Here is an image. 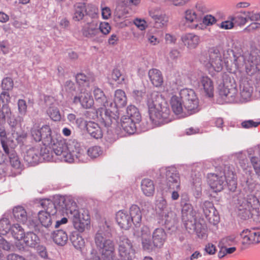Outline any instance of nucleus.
Segmentation results:
<instances>
[{
    "label": "nucleus",
    "instance_id": "52",
    "mask_svg": "<svg viewBox=\"0 0 260 260\" xmlns=\"http://www.w3.org/2000/svg\"><path fill=\"white\" fill-rule=\"evenodd\" d=\"M14 86V82L10 77L4 78L2 81L1 87L4 91L11 90Z\"/></svg>",
    "mask_w": 260,
    "mask_h": 260
},
{
    "label": "nucleus",
    "instance_id": "63",
    "mask_svg": "<svg viewBox=\"0 0 260 260\" xmlns=\"http://www.w3.org/2000/svg\"><path fill=\"white\" fill-rule=\"evenodd\" d=\"M216 22V18L211 15H207L203 19V22L206 25H212Z\"/></svg>",
    "mask_w": 260,
    "mask_h": 260
},
{
    "label": "nucleus",
    "instance_id": "18",
    "mask_svg": "<svg viewBox=\"0 0 260 260\" xmlns=\"http://www.w3.org/2000/svg\"><path fill=\"white\" fill-rule=\"evenodd\" d=\"M46 149L44 150L43 152V148L40 149V147H34L29 149L24 156L25 160L29 164H37L41 161V157L44 159L48 161L50 160V158L48 156H46Z\"/></svg>",
    "mask_w": 260,
    "mask_h": 260
},
{
    "label": "nucleus",
    "instance_id": "21",
    "mask_svg": "<svg viewBox=\"0 0 260 260\" xmlns=\"http://www.w3.org/2000/svg\"><path fill=\"white\" fill-rule=\"evenodd\" d=\"M180 40L183 45L190 50L196 49L201 43L200 37L193 32L182 34Z\"/></svg>",
    "mask_w": 260,
    "mask_h": 260
},
{
    "label": "nucleus",
    "instance_id": "45",
    "mask_svg": "<svg viewBox=\"0 0 260 260\" xmlns=\"http://www.w3.org/2000/svg\"><path fill=\"white\" fill-rule=\"evenodd\" d=\"M10 231L14 238L18 241L22 240L25 234L23 229L18 224L11 226Z\"/></svg>",
    "mask_w": 260,
    "mask_h": 260
},
{
    "label": "nucleus",
    "instance_id": "57",
    "mask_svg": "<svg viewBox=\"0 0 260 260\" xmlns=\"http://www.w3.org/2000/svg\"><path fill=\"white\" fill-rule=\"evenodd\" d=\"M209 11L207 6L202 2H199L196 5V12L201 17L204 13Z\"/></svg>",
    "mask_w": 260,
    "mask_h": 260
},
{
    "label": "nucleus",
    "instance_id": "32",
    "mask_svg": "<svg viewBox=\"0 0 260 260\" xmlns=\"http://www.w3.org/2000/svg\"><path fill=\"white\" fill-rule=\"evenodd\" d=\"M88 133L95 139L101 138L103 136V131L99 125L94 122L89 121L86 125Z\"/></svg>",
    "mask_w": 260,
    "mask_h": 260
},
{
    "label": "nucleus",
    "instance_id": "53",
    "mask_svg": "<svg viewBox=\"0 0 260 260\" xmlns=\"http://www.w3.org/2000/svg\"><path fill=\"white\" fill-rule=\"evenodd\" d=\"M142 245L144 250L148 251H152L154 247H156L153 242L151 241L150 238H146L142 239Z\"/></svg>",
    "mask_w": 260,
    "mask_h": 260
},
{
    "label": "nucleus",
    "instance_id": "64",
    "mask_svg": "<svg viewBox=\"0 0 260 260\" xmlns=\"http://www.w3.org/2000/svg\"><path fill=\"white\" fill-rule=\"evenodd\" d=\"M180 56V52L177 49H172L168 54V59L176 60Z\"/></svg>",
    "mask_w": 260,
    "mask_h": 260
},
{
    "label": "nucleus",
    "instance_id": "60",
    "mask_svg": "<svg viewBox=\"0 0 260 260\" xmlns=\"http://www.w3.org/2000/svg\"><path fill=\"white\" fill-rule=\"evenodd\" d=\"M260 124L259 121H254L253 120H245L242 122L241 125L245 128L256 127Z\"/></svg>",
    "mask_w": 260,
    "mask_h": 260
},
{
    "label": "nucleus",
    "instance_id": "61",
    "mask_svg": "<svg viewBox=\"0 0 260 260\" xmlns=\"http://www.w3.org/2000/svg\"><path fill=\"white\" fill-rule=\"evenodd\" d=\"M134 23L141 30H145L147 27V22L144 19L136 18L134 20Z\"/></svg>",
    "mask_w": 260,
    "mask_h": 260
},
{
    "label": "nucleus",
    "instance_id": "36",
    "mask_svg": "<svg viewBox=\"0 0 260 260\" xmlns=\"http://www.w3.org/2000/svg\"><path fill=\"white\" fill-rule=\"evenodd\" d=\"M123 116H126L128 118H131L136 123H139L141 120V116L138 108L134 105H129L126 108V114Z\"/></svg>",
    "mask_w": 260,
    "mask_h": 260
},
{
    "label": "nucleus",
    "instance_id": "35",
    "mask_svg": "<svg viewBox=\"0 0 260 260\" xmlns=\"http://www.w3.org/2000/svg\"><path fill=\"white\" fill-rule=\"evenodd\" d=\"M52 238L53 241L59 246L64 245L68 240L67 234L61 230H56L54 232Z\"/></svg>",
    "mask_w": 260,
    "mask_h": 260
},
{
    "label": "nucleus",
    "instance_id": "50",
    "mask_svg": "<svg viewBox=\"0 0 260 260\" xmlns=\"http://www.w3.org/2000/svg\"><path fill=\"white\" fill-rule=\"evenodd\" d=\"M169 209L167 208V201L163 198L157 200L155 203V210L156 216L160 214L163 211H165Z\"/></svg>",
    "mask_w": 260,
    "mask_h": 260
},
{
    "label": "nucleus",
    "instance_id": "22",
    "mask_svg": "<svg viewBox=\"0 0 260 260\" xmlns=\"http://www.w3.org/2000/svg\"><path fill=\"white\" fill-rule=\"evenodd\" d=\"M260 55L251 53L245 62V71L248 76H252L259 71Z\"/></svg>",
    "mask_w": 260,
    "mask_h": 260
},
{
    "label": "nucleus",
    "instance_id": "9",
    "mask_svg": "<svg viewBox=\"0 0 260 260\" xmlns=\"http://www.w3.org/2000/svg\"><path fill=\"white\" fill-rule=\"evenodd\" d=\"M238 214L242 219H246L252 215L260 214V203L258 199L250 196L247 200L239 199L237 204Z\"/></svg>",
    "mask_w": 260,
    "mask_h": 260
},
{
    "label": "nucleus",
    "instance_id": "55",
    "mask_svg": "<svg viewBox=\"0 0 260 260\" xmlns=\"http://www.w3.org/2000/svg\"><path fill=\"white\" fill-rule=\"evenodd\" d=\"M102 152L101 147L97 146L90 147L87 151V154L91 158H96L100 156Z\"/></svg>",
    "mask_w": 260,
    "mask_h": 260
},
{
    "label": "nucleus",
    "instance_id": "16",
    "mask_svg": "<svg viewBox=\"0 0 260 260\" xmlns=\"http://www.w3.org/2000/svg\"><path fill=\"white\" fill-rule=\"evenodd\" d=\"M207 179L209 185L214 192L221 191L226 184L225 177L221 172L219 174L209 173L208 174Z\"/></svg>",
    "mask_w": 260,
    "mask_h": 260
},
{
    "label": "nucleus",
    "instance_id": "25",
    "mask_svg": "<svg viewBox=\"0 0 260 260\" xmlns=\"http://www.w3.org/2000/svg\"><path fill=\"white\" fill-rule=\"evenodd\" d=\"M185 19L186 23H191L189 27L191 29L201 30L203 25L202 23H199L200 17L196 12L192 10H187L185 13Z\"/></svg>",
    "mask_w": 260,
    "mask_h": 260
},
{
    "label": "nucleus",
    "instance_id": "58",
    "mask_svg": "<svg viewBox=\"0 0 260 260\" xmlns=\"http://www.w3.org/2000/svg\"><path fill=\"white\" fill-rule=\"evenodd\" d=\"M100 33L107 35L110 32L111 27L110 24L106 22H102L99 24Z\"/></svg>",
    "mask_w": 260,
    "mask_h": 260
},
{
    "label": "nucleus",
    "instance_id": "31",
    "mask_svg": "<svg viewBox=\"0 0 260 260\" xmlns=\"http://www.w3.org/2000/svg\"><path fill=\"white\" fill-rule=\"evenodd\" d=\"M148 77L151 83L155 87H160L164 82L161 72L157 69H152L148 71Z\"/></svg>",
    "mask_w": 260,
    "mask_h": 260
},
{
    "label": "nucleus",
    "instance_id": "54",
    "mask_svg": "<svg viewBox=\"0 0 260 260\" xmlns=\"http://www.w3.org/2000/svg\"><path fill=\"white\" fill-rule=\"evenodd\" d=\"M0 137L2 145L6 154H9V149L7 145L6 133L4 129H0Z\"/></svg>",
    "mask_w": 260,
    "mask_h": 260
},
{
    "label": "nucleus",
    "instance_id": "26",
    "mask_svg": "<svg viewBox=\"0 0 260 260\" xmlns=\"http://www.w3.org/2000/svg\"><path fill=\"white\" fill-rule=\"evenodd\" d=\"M127 103V98L125 92L121 89H117L115 91L114 104L109 103L110 108L116 110L118 108L124 107Z\"/></svg>",
    "mask_w": 260,
    "mask_h": 260
},
{
    "label": "nucleus",
    "instance_id": "17",
    "mask_svg": "<svg viewBox=\"0 0 260 260\" xmlns=\"http://www.w3.org/2000/svg\"><path fill=\"white\" fill-rule=\"evenodd\" d=\"M80 90L79 94L74 98L73 102L75 104L79 103L81 107L84 109L91 108L94 105V101L89 90L87 88H81Z\"/></svg>",
    "mask_w": 260,
    "mask_h": 260
},
{
    "label": "nucleus",
    "instance_id": "4",
    "mask_svg": "<svg viewBox=\"0 0 260 260\" xmlns=\"http://www.w3.org/2000/svg\"><path fill=\"white\" fill-rule=\"evenodd\" d=\"M181 206L182 219L188 233L195 232L199 238L202 239L206 238L207 237L206 226L200 222L195 221L193 207L189 201L182 199Z\"/></svg>",
    "mask_w": 260,
    "mask_h": 260
},
{
    "label": "nucleus",
    "instance_id": "49",
    "mask_svg": "<svg viewBox=\"0 0 260 260\" xmlns=\"http://www.w3.org/2000/svg\"><path fill=\"white\" fill-rule=\"evenodd\" d=\"M86 13L85 6L83 4H78L75 6V13L73 19L75 21L82 20Z\"/></svg>",
    "mask_w": 260,
    "mask_h": 260
},
{
    "label": "nucleus",
    "instance_id": "51",
    "mask_svg": "<svg viewBox=\"0 0 260 260\" xmlns=\"http://www.w3.org/2000/svg\"><path fill=\"white\" fill-rule=\"evenodd\" d=\"M248 172V174L246 178H244L242 181L245 184V187H247L250 191H252L255 188V184L252 178V176L251 175L252 171H249Z\"/></svg>",
    "mask_w": 260,
    "mask_h": 260
},
{
    "label": "nucleus",
    "instance_id": "46",
    "mask_svg": "<svg viewBox=\"0 0 260 260\" xmlns=\"http://www.w3.org/2000/svg\"><path fill=\"white\" fill-rule=\"evenodd\" d=\"M71 241L77 249H81L85 245V241L83 237L78 233H73L71 237Z\"/></svg>",
    "mask_w": 260,
    "mask_h": 260
},
{
    "label": "nucleus",
    "instance_id": "28",
    "mask_svg": "<svg viewBox=\"0 0 260 260\" xmlns=\"http://www.w3.org/2000/svg\"><path fill=\"white\" fill-rule=\"evenodd\" d=\"M116 220L118 225L125 230H128L132 225L128 212L124 210H120L117 212Z\"/></svg>",
    "mask_w": 260,
    "mask_h": 260
},
{
    "label": "nucleus",
    "instance_id": "62",
    "mask_svg": "<svg viewBox=\"0 0 260 260\" xmlns=\"http://www.w3.org/2000/svg\"><path fill=\"white\" fill-rule=\"evenodd\" d=\"M145 94L144 89L138 90L135 89L132 92V96L137 101H140Z\"/></svg>",
    "mask_w": 260,
    "mask_h": 260
},
{
    "label": "nucleus",
    "instance_id": "30",
    "mask_svg": "<svg viewBox=\"0 0 260 260\" xmlns=\"http://www.w3.org/2000/svg\"><path fill=\"white\" fill-rule=\"evenodd\" d=\"M167 239V234L162 228L156 229L152 233V240L156 247L160 248L164 244Z\"/></svg>",
    "mask_w": 260,
    "mask_h": 260
},
{
    "label": "nucleus",
    "instance_id": "59",
    "mask_svg": "<svg viewBox=\"0 0 260 260\" xmlns=\"http://www.w3.org/2000/svg\"><path fill=\"white\" fill-rule=\"evenodd\" d=\"M19 113L21 115H25L27 111V105L24 100H19L18 101Z\"/></svg>",
    "mask_w": 260,
    "mask_h": 260
},
{
    "label": "nucleus",
    "instance_id": "48",
    "mask_svg": "<svg viewBox=\"0 0 260 260\" xmlns=\"http://www.w3.org/2000/svg\"><path fill=\"white\" fill-rule=\"evenodd\" d=\"M247 150L242 151L234 154L235 156L239 161L240 166L245 170H247L248 166V160L247 159Z\"/></svg>",
    "mask_w": 260,
    "mask_h": 260
},
{
    "label": "nucleus",
    "instance_id": "47",
    "mask_svg": "<svg viewBox=\"0 0 260 260\" xmlns=\"http://www.w3.org/2000/svg\"><path fill=\"white\" fill-rule=\"evenodd\" d=\"M93 94L95 101L97 102L101 103L104 106H108V103H109V102H108L107 98L102 89L98 87L95 88L93 90Z\"/></svg>",
    "mask_w": 260,
    "mask_h": 260
},
{
    "label": "nucleus",
    "instance_id": "20",
    "mask_svg": "<svg viewBox=\"0 0 260 260\" xmlns=\"http://www.w3.org/2000/svg\"><path fill=\"white\" fill-rule=\"evenodd\" d=\"M203 210L206 219L210 223L215 225L219 222L220 218L213 203L209 201L205 202L203 206Z\"/></svg>",
    "mask_w": 260,
    "mask_h": 260
},
{
    "label": "nucleus",
    "instance_id": "42",
    "mask_svg": "<svg viewBox=\"0 0 260 260\" xmlns=\"http://www.w3.org/2000/svg\"><path fill=\"white\" fill-rule=\"evenodd\" d=\"M241 240L243 245L254 244L253 241V230H243L240 234Z\"/></svg>",
    "mask_w": 260,
    "mask_h": 260
},
{
    "label": "nucleus",
    "instance_id": "11",
    "mask_svg": "<svg viewBox=\"0 0 260 260\" xmlns=\"http://www.w3.org/2000/svg\"><path fill=\"white\" fill-rule=\"evenodd\" d=\"M42 205L43 206H46V209L45 210L39 211L37 218L42 226L48 228L57 218V210L55 204L50 200L44 201Z\"/></svg>",
    "mask_w": 260,
    "mask_h": 260
},
{
    "label": "nucleus",
    "instance_id": "10",
    "mask_svg": "<svg viewBox=\"0 0 260 260\" xmlns=\"http://www.w3.org/2000/svg\"><path fill=\"white\" fill-rule=\"evenodd\" d=\"M179 94L184 103L187 116L196 113L200 111L199 99L193 90L184 88L180 91Z\"/></svg>",
    "mask_w": 260,
    "mask_h": 260
},
{
    "label": "nucleus",
    "instance_id": "40",
    "mask_svg": "<svg viewBox=\"0 0 260 260\" xmlns=\"http://www.w3.org/2000/svg\"><path fill=\"white\" fill-rule=\"evenodd\" d=\"M225 177V182L229 186L231 190H235L237 188L236 176L233 171L228 170L225 172H222Z\"/></svg>",
    "mask_w": 260,
    "mask_h": 260
},
{
    "label": "nucleus",
    "instance_id": "13",
    "mask_svg": "<svg viewBox=\"0 0 260 260\" xmlns=\"http://www.w3.org/2000/svg\"><path fill=\"white\" fill-rule=\"evenodd\" d=\"M109 103L108 106H104L95 110V113L92 115H90L89 118L94 119L97 118L106 126H110L113 123L116 121L117 116L114 113L115 110L110 109Z\"/></svg>",
    "mask_w": 260,
    "mask_h": 260
},
{
    "label": "nucleus",
    "instance_id": "34",
    "mask_svg": "<svg viewBox=\"0 0 260 260\" xmlns=\"http://www.w3.org/2000/svg\"><path fill=\"white\" fill-rule=\"evenodd\" d=\"M141 189L143 193L147 197H152L155 192V186L152 180L144 179L141 182Z\"/></svg>",
    "mask_w": 260,
    "mask_h": 260
},
{
    "label": "nucleus",
    "instance_id": "37",
    "mask_svg": "<svg viewBox=\"0 0 260 260\" xmlns=\"http://www.w3.org/2000/svg\"><path fill=\"white\" fill-rule=\"evenodd\" d=\"M22 239L26 245L31 247H35L40 243L39 237L32 232L24 234Z\"/></svg>",
    "mask_w": 260,
    "mask_h": 260
},
{
    "label": "nucleus",
    "instance_id": "12",
    "mask_svg": "<svg viewBox=\"0 0 260 260\" xmlns=\"http://www.w3.org/2000/svg\"><path fill=\"white\" fill-rule=\"evenodd\" d=\"M192 84L200 91L208 97H212L214 93V84L212 80L207 76H200L199 73H193L190 77Z\"/></svg>",
    "mask_w": 260,
    "mask_h": 260
},
{
    "label": "nucleus",
    "instance_id": "1",
    "mask_svg": "<svg viewBox=\"0 0 260 260\" xmlns=\"http://www.w3.org/2000/svg\"><path fill=\"white\" fill-rule=\"evenodd\" d=\"M31 135L35 141H42L44 146L51 147L61 161L70 163L74 161L86 162L88 161V158L79 143L75 140L68 142L64 140H54L48 125H44L41 128L34 127L31 130Z\"/></svg>",
    "mask_w": 260,
    "mask_h": 260
},
{
    "label": "nucleus",
    "instance_id": "19",
    "mask_svg": "<svg viewBox=\"0 0 260 260\" xmlns=\"http://www.w3.org/2000/svg\"><path fill=\"white\" fill-rule=\"evenodd\" d=\"M82 33L85 37L98 42L99 41L100 31L98 22L92 21L85 24L82 29Z\"/></svg>",
    "mask_w": 260,
    "mask_h": 260
},
{
    "label": "nucleus",
    "instance_id": "23",
    "mask_svg": "<svg viewBox=\"0 0 260 260\" xmlns=\"http://www.w3.org/2000/svg\"><path fill=\"white\" fill-rule=\"evenodd\" d=\"M45 103L47 107V113L54 121H59L61 115L58 109L56 107V100L52 96H46L44 98Z\"/></svg>",
    "mask_w": 260,
    "mask_h": 260
},
{
    "label": "nucleus",
    "instance_id": "24",
    "mask_svg": "<svg viewBox=\"0 0 260 260\" xmlns=\"http://www.w3.org/2000/svg\"><path fill=\"white\" fill-rule=\"evenodd\" d=\"M180 97L173 95L170 99V105L173 112L180 117L187 116L184 109V103Z\"/></svg>",
    "mask_w": 260,
    "mask_h": 260
},
{
    "label": "nucleus",
    "instance_id": "7",
    "mask_svg": "<svg viewBox=\"0 0 260 260\" xmlns=\"http://www.w3.org/2000/svg\"><path fill=\"white\" fill-rule=\"evenodd\" d=\"M159 175L166 178L167 186L171 192L172 200H177L179 198V192L181 190L180 179L179 173L175 167L161 168L159 170Z\"/></svg>",
    "mask_w": 260,
    "mask_h": 260
},
{
    "label": "nucleus",
    "instance_id": "44",
    "mask_svg": "<svg viewBox=\"0 0 260 260\" xmlns=\"http://www.w3.org/2000/svg\"><path fill=\"white\" fill-rule=\"evenodd\" d=\"M108 79L110 84H113L114 82H117L118 84H122L124 82V78L120 70L115 69L108 75Z\"/></svg>",
    "mask_w": 260,
    "mask_h": 260
},
{
    "label": "nucleus",
    "instance_id": "3",
    "mask_svg": "<svg viewBox=\"0 0 260 260\" xmlns=\"http://www.w3.org/2000/svg\"><path fill=\"white\" fill-rule=\"evenodd\" d=\"M112 233L110 224L106 221L101 222L95 234L94 240L96 248L102 254V258L110 260L113 256L115 246L111 239Z\"/></svg>",
    "mask_w": 260,
    "mask_h": 260
},
{
    "label": "nucleus",
    "instance_id": "41",
    "mask_svg": "<svg viewBox=\"0 0 260 260\" xmlns=\"http://www.w3.org/2000/svg\"><path fill=\"white\" fill-rule=\"evenodd\" d=\"M129 13L127 9L123 5H118L116 6L114 13V20L115 22L122 21L127 17Z\"/></svg>",
    "mask_w": 260,
    "mask_h": 260
},
{
    "label": "nucleus",
    "instance_id": "33",
    "mask_svg": "<svg viewBox=\"0 0 260 260\" xmlns=\"http://www.w3.org/2000/svg\"><path fill=\"white\" fill-rule=\"evenodd\" d=\"M137 123L134 121L131 118H128L126 116H122L121 119V127L124 132L128 134H134L136 131V124Z\"/></svg>",
    "mask_w": 260,
    "mask_h": 260
},
{
    "label": "nucleus",
    "instance_id": "38",
    "mask_svg": "<svg viewBox=\"0 0 260 260\" xmlns=\"http://www.w3.org/2000/svg\"><path fill=\"white\" fill-rule=\"evenodd\" d=\"M247 152L255 173L258 176H260V159L256 156H253L254 154L253 149H248Z\"/></svg>",
    "mask_w": 260,
    "mask_h": 260
},
{
    "label": "nucleus",
    "instance_id": "6",
    "mask_svg": "<svg viewBox=\"0 0 260 260\" xmlns=\"http://www.w3.org/2000/svg\"><path fill=\"white\" fill-rule=\"evenodd\" d=\"M223 54L224 50L222 46H214L209 49L208 55L201 56L200 61L210 74H214V72H219L222 69Z\"/></svg>",
    "mask_w": 260,
    "mask_h": 260
},
{
    "label": "nucleus",
    "instance_id": "43",
    "mask_svg": "<svg viewBox=\"0 0 260 260\" xmlns=\"http://www.w3.org/2000/svg\"><path fill=\"white\" fill-rule=\"evenodd\" d=\"M77 82L81 86L84 88H89L91 83L93 82V78L90 76H87L82 73L78 74L76 76Z\"/></svg>",
    "mask_w": 260,
    "mask_h": 260
},
{
    "label": "nucleus",
    "instance_id": "15",
    "mask_svg": "<svg viewBox=\"0 0 260 260\" xmlns=\"http://www.w3.org/2000/svg\"><path fill=\"white\" fill-rule=\"evenodd\" d=\"M148 14L153 20L156 28H162L167 26L169 17L160 7H155L150 8Z\"/></svg>",
    "mask_w": 260,
    "mask_h": 260
},
{
    "label": "nucleus",
    "instance_id": "2",
    "mask_svg": "<svg viewBox=\"0 0 260 260\" xmlns=\"http://www.w3.org/2000/svg\"><path fill=\"white\" fill-rule=\"evenodd\" d=\"M150 119L156 126H160L172 121L170 110L165 100L156 91L152 92L147 101Z\"/></svg>",
    "mask_w": 260,
    "mask_h": 260
},
{
    "label": "nucleus",
    "instance_id": "27",
    "mask_svg": "<svg viewBox=\"0 0 260 260\" xmlns=\"http://www.w3.org/2000/svg\"><path fill=\"white\" fill-rule=\"evenodd\" d=\"M176 214L170 209L163 211L156 216L158 223L161 225H168L173 223L176 219Z\"/></svg>",
    "mask_w": 260,
    "mask_h": 260
},
{
    "label": "nucleus",
    "instance_id": "56",
    "mask_svg": "<svg viewBox=\"0 0 260 260\" xmlns=\"http://www.w3.org/2000/svg\"><path fill=\"white\" fill-rule=\"evenodd\" d=\"M9 221L7 219L0 220V235H6L10 230Z\"/></svg>",
    "mask_w": 260,
    "mask_h": 260
},
{
    "label": "nucleus",
    "instance_id": "29",
    "mask_svg": "<svg viewBox=\"0 0 260 260\" xmlns=\"http://www.w3.org/2000/svg\"><path fill=\"white\" fill-rule=\"evenodd\" d=\"M128 213L132 224L133 223L136 227L140 226L142 220V213L140 208L136 205H133L129 208Z\"/></svg>",
    "mask_w": 260,
    "mask_h": 260
},
{
    "label": "nucleus",
    "instance_id": "39",
    "mask_svg": "<svg viewBox=\"0 0 260 260\" xmlns=\"http://www.w3.org/2000/svg\"><path fill=\"white\" fill-rule=\"evenodd\" d=\"M13 216L15 219L22 223H24L27 219L26 210L21 206H17L13 209Z\"/></svg>",
    "mask_w": 260,
    "mask_h": 260
},
{
    "label": "nucleus",
    "instance_id": "8",
    "mask_svg": "<svg viewBox=\"0 0 260 260\" xmlns=\"http://www.w3.org/2000/svg\"><path fill=\"white\" fill-rule=\"evenodd\" d=\"M252 93V89L250 88L243 87L241 90L240 96L236 88L231 85L224 84L221 87L219 94L221 96L229 103L246 102L250 100Z\"/></svg>",
    "mask_w": 260,
    "mask_h": 260
},
{
    "label": "nucleus",
    "instance_id": "5",
    "mask_svg": "<svg viewBox=\"0 0 260 260\" xmlns=\"http://www.w3.org/2000/svg\"><path fill=\"white\" fill-rule=\"evenodd\" d=\"M59 206L65 210L67 214L72 215L73 224L74 228L79 232H83L90 225V220L89 215L81 213L77 209L75 203L71 202L69 199L61 198L59 199Z\"/></svg>",
    "mask_w": 260,
    "mask_h": 260
},
{
    "label": "nucleus",
    "instance_id": "14",
    "mask_svg": "<svg viewBox=\"0 0 260 260\" xmlns=\"http://www.w3.org/2000/svg\"><path fill=\"white\" fill-rule=\"evenodd\" d=\"M119 256L124 260H133L135 256L136 251L132 242L127 238H120L118 247Z\"/></svg>",
    "mask_w": 260,
    "mask_h": 260
}]
</instances>
